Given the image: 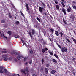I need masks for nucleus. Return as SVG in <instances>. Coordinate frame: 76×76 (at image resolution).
Here are the masks:
<instances>
[{
  "label": "nucleus",
  "instance_id": "41",
  "mask_svg": "<svg viewBox=\"0 0 76 76\" xmlns=\"http://www.w3.org/2000/svg\"><path fill=\"white\" fill-rule=\"evenodd\" d=\"M37 20H38L39 21V22H40L41 20H40V19H39V18L37 17Z\"/></svg>",
  "mask_w": 76,
  "mask_h": 76
},
{
  "label": "nucleus",
  "instance_id": "20",
  "mask_svg": "<svg viewBox=\"0 0 76 76\" xmlns=\"http://www.w3.org/2000/svg\"><path fill=\"white\" fill-rule=\"evenodd\" d=\"M52 61L53 62L55 63H57V61L55 59H53L52 60Z\"/></svg>",
  "mask_w": 76,
  "mask_h": 76
},
{
  "label": "nucleus",
  "instance_id": "21",
  "mask_svg": "<svg viewBox=\"0 0 76 76\" xmlns=\"http://www.w3.org/2000/svg\"><path fill=\"white\" fill-rule=\"evenodd\" d=\"M7 34L9 35H11L12 34V32L10 31H8L7 32Z\"/></svg>",
  "mask_w": 76,
  "mask_h": 76
},
{
  "label": "nucleus",
  "instance_id": "24",
  "mask_svg": "<svg viewBox=\"0 0 76 76\" xmlns=\"http://www.w3.org/2000/svg\"><path fill=\"white\" fill-rule=\"evenodd\" d=\"M21 40L23 44V45H26L25 42L22 39H21Z\"/></svg>",
  "mask_w": 76,
  "mask_h": 76
},
{
  "label": "nucleus",
  "instance_id": "33",
  "mask_svg": "<svg viewBox=\"0 0 76 76\" xmlns=\"http://www.w3.org/2000/svg\"><path fill=\"white\" fill-rule=\"evenodd\" d=\"M4 71H5V73H8V71L7 70H6V69H4Z\"/></svg>",
  "mask_w": 76,
  "mask_h": 76
},
{
  "label": "nucleus",
  "instance_id": "40",
  "mask_svg": "<svg viewBox=\"0 0 76 76\" xmlns=\"http://www.w3.org/2000/svg\"><path fill=\"white\" fill-rule=\"evenodd\" d=\"M0 73H4V71H3L2 69L0 70Z\"/></svg>",
  "mask_w": 76,
  "mask_h": 76
},
{
  "label": "nucleus",
  "instance_id": "43",
  "mask_svg": "<svg viewBox=\"0 0 76 76\" xmlns=\"http://www.w3.org/2000/svg\"><path fill=\"white\" fill-rule=\"evenodd\" d=\"M72 3L73 4H76V2L75 1H72Z\"/></svg>",
  "mask_w": 76,
  "mask_h": 76
},
{
  "label": "nucleus",
  "instance_id": "18",
  "mask_svg": "<svg viewBox=\"0 0 76 76\" xmlns=\"http://www.w3.org/2000/svg\"><path fill=\"white\" fill-rule=\"evenodd\" d=\"M15 24L16 25H18L19 24L20 22L18 21H17L15 22Z\"/></svg>",
  "mask_w": 76,
  "mask_h": 76
},
{
  "label": "nucleus",
  "instance_id": "59",
  "mask_svg": "<svg viewBox=\"0 0 76 76\" xmlns=\"http://www.w3.org/2000/svg\"><path fill=\"white\" fill-rule=\"evenodd\" d=\"M26 58H24V61H25V60H26Z\"/></svg>",
  "mask_w": 76,
  "mask_h": 76
},
{
  "label": "nucleus",
  "instance_id": "28",
  "mask_svg": "<svg viewBox=\"0 0 76 76\" xmlns=\"http://www.w3.org/2000/svg\"><path fill=\"white\" fill-rule=\"evenodd\" d=\"M57 45H58V46L59 47V48L60 49H61L62 48L61 46H60V45H59L58 43H57Z\"/></svg>",
  "mask_w": 76,
  "mask_h": 76
},
{
  "label": "nucleus",
  "instance_id": "63",
  "mask_svg": "<svg viewBox=\"0 0 76 76\" xmlns=\"http://www.w3.org/2000/svg\"><path fill=\"white\" fill-rule=\"evenodd\" d=\"M61 1L63 2H64V0H61Z\"/></svg>",
  "mask_w": 76,
  "mask_h": 76
},
{
  "label": "nucleus",
  "instance_id": "61",
  "mask_svg": "<svg viewBox=\"0 0 76 76\" xmlns=\"http://www.w3.org/2000/svg\"><path fill=\"white\" fill-rule=\"evenodd\" d=\"M17 76V75H16V74L13 75V76Z\"/></svg>",
  "mask_w": 76,
  "mask_h": 76
},
{
  "label": "nucleus",
  "instance_id": "45",
  "mask_svg": "<svg viewBox=\"0 0 76 76\" xmlns=\"http://www.w3.org/2000/svg\"><path fill=\"white\" fill-rule=\"evenodd\" d=\"M3 36H4V38H5L6 39H8V38L7 37H6V36H5L4 35V34H3Z\"/></svg>",
  "mask_w": 76,
  "mask_h": 76
},
{
  "label": "nucleus",
  "instance_id": "58",
  "mask_svg": "<svg viewBox=\"0 0 76 76\" xmlns=\"http://www.w3.org/2000/svg\"><path fill=\"white\" fill-rule=\"evenodd\" d=\"M11 54H12V55H14V52H13V53H12H12H11Z\"/></svg>",
  "mask_w": 76,
  "mask_h": 76
},
{
  "label": "nucleus",
  "instance_id": "27",
  "mask_svg": "<svg viewBox=\"0 0 76 76\" xmlns=\"http://www.w3.org/2000/svg\"><path fill=\"white\" fill-rule=\"evenodd\" d=\"M14 37L15 38H19V36H18L17 35H14Z\"/></svg>",
  "mask_w": 76,
  "mask_h": 76
},
{
  "label": "nucleus",
  "instance_id": "39",
  "mask_svg": "<svg viewBox=\"0 0 76 76\" xmlns=\"http://www.w3.org/2000/svg\"><path fill=\"white\" fill-rule=\"evenodd\" d=\"M61 4L62 5H63V7H64L65 6V5H64V2H62Z\"/></svg>",
  "mask_w": 76,
  "mask_h": 76
},
{
  "label": "nucleus",
  "instance_id": "7",
  "mask_svg": "<svg viewBox=\"0 0 76 76\" xmlns=\"http://www.w3.org/2000/svg\"><path fill=\"white\" fill-rule=\"evenodd\" d=\"M27 71L26 74L27 76H28L29 75V71H28V68L26 67L25 69Z\"/></svg>",
  "mask_w": 76,
  "mask_h": 76
},
{
  "label": "nucleus",
  "instance_id": "1",
  "mask_svg": "<svg viewBox=\"0 0 76 76\" xmlns=\"http://www.w3.org/2000/svg\"><path fill=\"white\" fill-rule=\"evenodd\" d=\"M32 34L31 33V32H29L28 33L30 35V38H31V39L33 38V36L32 35H34L35 34V30L34 29H32Z\"/></svg>",
  "mask_w": 76,
  "mask_h": 76
},
{
  "label": "nucleus",
  "instance_id": "55",
  "mask_svg": "<svg viewBox=\"0 0 76 76\" xmlns=\"http://www.w3.org/2000/svg\"><path fill=\"white\" fill-rule=\"evenodd\" d=\"M12 57H10V58H9V59H10V61H12Z\"/></svg>",
  "mask_w": 76,
  "mask_h": 76
},
{
  "label": "nucleus",
  "instance_id": "44",
  "mask_svg": "<svg viewBox=\"0 0 76 76\" xmlns=\"http://www.w3.org/2000/svg\"><path fill=\"white\" fill-rule=\"evenodd\" d=\"M46 66L47 67H48L49 66V64H46Z\"/></svg>",
  "mask_w": 76,
  "mask_h": 76
},
{
  "label": "nucleus",
  "instance_id": "15",
  "mask_svg": "<svg viewBox=\"0 0 76 76\" xmlns=\"http://www.w3.org/2000/svg\"><path fill=\"white\" fill-rule=\"evenodd\" d=\"M56 9H57V10H59L60 9L59 5H56Z\"/></svg>",
  "mask_w": 76,
  "mask_h": 76
},
{
  "label": "nucleus",
  "instance_id": "56",
  "mask_svg": "<svg viewBox=\"0 0 76 76\" xmlns=\"http://www.w3.org/2000/svg\"><path fill=\"white\" fill-rule=\"evenodd\" d=\"M55 3L56 4H58V2L57 1H55Z\"/></svg>",
  "mask_w": 76,
  "mask_h": 76
},
{
  "label": "nucleus",
  "instance_id": "57",
  "mask_svg": "<svg viewBox=\"0 0 76 76\" xmlns=\"http://www.w3.org/2000/svg\"><path fill=\"white\" fill-rule=\"evenodd\" d=\"M32 76H37V75L33 74L32 75Z\"/></svg>",
  "mask_w": 76,
  "mask_h": 76
},
{
  "label": "nucleus",
  "instance_id": "47",
  "mask_svg": "<svg viewBox=\"0 0 76 76\" xmlns=\"http://www.w3.org/2000/svg\"><path fill=\"white\" fill-rule=\"evenodd\" d=\"M30 52L31 54H33V51L32 50H30Z\"/></svg>",
  "mask_w": 76,
  "mask_h": 76
},
{
  "label": "nucleus",
  "instance_id": "3",
  "mask_svg": "<svg viewBox=\"0 0 76 76\" xmlns=\"http://www.w3.org/2000/svg\"><path fill=\"white\" fill-rule=\"evenodd\" d=\"M61 52L64 53V52H67V48L65 47H63L61 48Z\"/></svg>",
  "mask_w": 76,
  "mask_h": 76
},
{
  "label": "nucleus",
  "instance_id": "52",
  "mask_svg": "<svg viewBox=\"0 0 76 76\" xmlns=\"http://www.w3.org/2000/svg\"><path fill=\"white\" fill-rule=\"evenodd\" d=\"M44 14L45 16H47V13H46V12H44Z\"/></svg>",
  "mask_w": 76,
  "mask_h": 76
},
{
  "label": "nucleus",
  "instance_id": "35",
  "mask_svg": "<svg viewBox=\"0 0 76 76\" xmlns=\"http://www.w3.org/2000/svg\"><path fill=\"white\" fill-rule=\"evenodd\" d=\"M44 62V59H42V65H43V63Z\"/></svg>",
  "mask_w": 76,
  "mask_h": 76
},
{
  "label": "nucleus",
  "instance_id": "2",
  "mask_svg": "<svg viewBox=\"0 0 76 76\" xmlns=\"http://www.w3.org/2000/svg\"><path fill=\"white\" fill-rule=\"evenodd\" d=\"M39 9L40 12L42 14V15H43V11H45V9H44V8L42 7H41L39 6Z\"/></svg>",
  "mask_w": 76,
  "mask_h": 76
},
{
  "label": "nucleus",
  "instance_id": "42",
  "mask_svg": "<svg viewBox=\"0 0 76 76\" xmlns=\"http://www.w3.org/2000/svg\"><path fill=\"white\" fill-rule=\"evenodd\" d=\"M49 53H50V54L51 55H53V53L52 52H51L50 51H49Z\"/></svg>",
  "mask_w": 76,
  "mask_h": 76
},
{
  "label": "nucleus",
  "instance_id": "5",
  "mask_svg": "<svg viewBox=\"0 0 76 76\" xmlns=\"http://www.w3.org/2000/svg\"><path fill=\"white\" fill-rule=\"evenodd\" d=\"M7 56L6 55H4L2 56V57L4 58V60L5 61H7L8 60V58H7Z\"/></svg>",
  "mask_w": 76,
  "mask_h": 76
},
{
  "label": "nucleus",
  "instance_id": "9",
  "mask_svg": "<svg viewBox=\"0 0 76 76\" xmlns=\"http://www.w3.org/2000/svg\"><path fill=\"white\" fill-rule=\"evenodd\" d=\"M61 10L62 12L64 13V15H66V10L64 9V8H63L61 9Z\"/></svg>",
  "mask_w": 76,
  "mask_h": 76
},
{
  "label": "nucleus",
  "instance_id": "26",
  "mask_svg": "<svg viewBox=\"0 0 76 76\" xmlns=\"http://www.w3.org/2000/svg\"><path fill=\"white\" fill-rule=\"evenodd\" d=\"M8 16L9 17V18H10V19H12V16L10 15V12L8 13Z\"/></svg>",
  "mask_w": 76,
  "mask_h": 76
},
{
  "label": "nucleus",
  "instance_id": "49",
  "mask_svg": "<svg viewBox=\"0 0 76 76\" xmlns=\"http://www.w3.org/2000/svg\"><path fill=\"white\" fill-rule=\"evenodd\" d=\"M47 6L49 9H50V7L49 6V4H47Z\"/></svg>",
  "mask_w": 76,
  "mask_h": 76
},
{
  "label": "nucleus",
  "instance_id": "19",
  "mask_svg": "<svg viewBox=\"0 0 76 76\" xmlns=\"http://www.w3.org/2000/svg\"><path fill=\"white\" fill-rule=\"evenodd\" d=\"M21 73H23L25 75H26V73L24 70H21Z\"/></svg>",
  "mask_w": 76,
  "mask_h": 76
},
{
  "label": "nucleus",
  "instance_id": "31",
  "mask_svg": "<svg viewBox=\"0 0 76 76\" xmlns=\"http://www.w3.org/2000/svg\"><path fill=\"white\" fill-rule=\"evenodd\" d=\"M20 13H21V15H22L23 17H24V14L23 13H22V12L21 11H20Z\"/></svg>",
  "mask_w": 76,
  "mask_h": 76
},
{
  "label": "nucleus",
  "instance_id": "54",
  "mask_svg": "<svg viewBox=\"0 0 76 76\" xmlns=\"http://www.w3.org/2000/svg\"><path fill=\"white\" fill-rule=\"evenodd\" d=\"M15 61H16V62H17L18 61V60L16 59H14Z\"/></svg>",
  "mask_w": 76,
  "mask_h": 76
},
{
  "label": "nucleus",
  "instance_id": "23",
  "mask_svg": "<svg viewBox=\"0 0 76 76\" xmlns=\"http://www.w3.org/2000/svg\"><path fill=\"white\" fill-rule=\"evenodd\" d=\"M14 54L15 55H19V53L18 52H14Z\"/></svg>",
  "mask_w": 76,
  "mask_h": 76
},
{
  "label": "nucleus",
  "instance_id": "51",
  "mask_svg": "<svg viewBox=\"0 0 76 76\" xmlns=\"http://www.w3.org/2000/svg\"><path fill=\"white\" fill-rule=\"evenodd\" d=\"M2 52L3 53H7V51H2Z\"/></svg>",
  "mask_w": 76,
  "mask_h": 76
},
{
  "label": "nucleus",
  "instance_id": "50",
  "mask_svg": "<svg viewBox=\"0 0 76 76\" xmlns=\"http://www.w3.org/2000/svg\"><path fill=\"white\" fill-rule=\"evenodd\" d=\"M50 30H51L52 32L53 33L54 30L52 28H50Z\"/></svg>",
  "mask_w": 76,
  "mask_h": 76
},
{
  "label": "nucleus",
  "instance_id": "32",
  "mask_svg": "<svg viewBox=\"0 0 76 76\" xmlns=\"http://www.w3.org/2000/svg\"><path fill=\"white\" fill-rule=\"evenodd\" d=\"M42 4V5H43V6L45 7V4H44V2H42V1L40 2Z\"/></svg>",
  "mask_w": 76,
  "mask_h": 76
},
{
  "label": "nucleus",
  "instance_id": "53",
  "mask_svg": "<svg viewBox=\"0 0 76 76\" xmlns=\"http://www.w3.org/2000/svg\"><path fill=\"white\" fill-rule=\"evenodd\" d=\"M42 43H43L44 45L46 44V42H45L44 41H43V42H42Z\"/></svg>",
  "mask_w": 76,
  "mask_h": 76
},
{
  "label": "nucleus",
  "instance_id": "25",
  "mask_svg": "<svg viewBox=\"0 0 76 76\" xmlns=\"http://www.w3.org/2000/svg\"><path fill=\"white\" fill-rule=\"evenodd\" d=\"M66 40H67V41L69 43H71L70 41V40H69V39H68L67 38H66Z\"/></svg>",
  "mask_w": 76,
  "mask_h": 76
},
{
  "label": "nucleus",
  "instance_id": "12",
  "mask_svg": "<svg viewBox=\"0 0 76 76\" xmlns=\"http://www.w3.org/2000/svg\"><path fill=\"white\" fill-rule=\"evenodd\" d=\"M45 74H48V70H47V68H46L45 69Z\"/></svg>",
  "mask_w": 76,
  "mask_h": 76
},
{
  "label": "nucleus",
  "instance_id": "8",
  "mask_svg": "<svg viewBox=\"0 0 76 76\" xmlns=\"http://www.w3.org/2000/svg\"><path fill=\"white\" fill-rule=\"evenodd\" d=\"M48 50V49L47 48H43L42 50V53H44L45 51H47Z\"/></svg>",
  "mask_w": 76,
  "mask_h": 76
},
{
  "label": "nucleus",
  "instance_id": "17",
  "mask_svg": "<svg viewBox=\"0 0 76 76\" xmlns=\"http://www.w3.org/2000/svg\"><path fill=\"white\" fill-rule=\"evenodd\" d=\"M54 56H55V57L56 58H57V59H59V58L58 56H57V55H56V54H54Z\"/></svg>",
  "mask_w": 76,
  "mask_h": 76
},
{
  "label": "nucleus",
  "instance_id": "4",
  "mask_svg": "<svg viewBox=\"0 0 76 76\" xmlns=\"http://www.w3.org/2000/svg\"><path fill=\"white\" fill-rule=\"evenodd\" d=\"M33 25H34V28H38V23L36 20H35L34 22Z\"/></svg>",
  "mask_w": 76,
  "mask_h": 76
},
{
  "label": "nucleus",
  "instance_id": "13",
  "mask_svg": "<svg viewBox=\"0 0 76 76\" xmlns=\"http://www.w3.org/2000/svg\"><path fill=\"white\" fill-rule=\"evenodd\" d=\"M55 34L56 35V36H59L58 31H55Z\"/></svg>",
  "mask_w": 76,
  "mask_h": 76
},
{
  "label": "nucleus",
  "instance_id": "11",
  "mask_svg": "<svg viewBox=\"0 0 76 76\" xmlns=\"http://www.w3.org/2000/svg\"><path fill=\"white\" fill-rule=\"evenodd\" d=\"M67 10L69 13L70 12L71 10H72V8L70 7L68 8L67 9Z\"/></svg>",
  "mask_w": 76,
  "mask_h": 76
},
{
  "label": "nucleus",
  "instance_id": "46",
  "mask_svg": "<svg viewBox=\"0 0 76 76\" xmlns=\"http://www.w3.org/2000/svg\"><path fill=\"white\" fill-rule=\"evenodd\" d=\"M73 8L76 10V6L75 5L73 7Z\"/></svg>",
  "mask_w": 76,
  "mask_h": 76
},
{
  "label": "nucleus",
  "instance_id": "60",
  "mask_svg": "<svg viewBox=\"0 0 76 76\" xmlns=\"http://www.w3.org/2000/svg\"><path fill=\"white\" fill-rule=\"evenodd\" d=\"M50 41L52 42V40H51V38H50Z\"/></svg>",
  "mask_w": 76,
  "mask_h": 76
},
{
  "label": "nucleus",
  "instance_id": "6",
  "mask_svg": "<svg viewBox=\"0 0 76 76\" xmlns=\"http://www.w3.org/2000/svg\"><path fill=\"white\" fill-rule=\"evenodd\" d=\"M22 58H23V56L22 55H18V57H17V59L19 60H20V59Z\"/></svg>",
  "mask_w": 76,
  "mask_h": 76
},
{
  "label": "nucleus",
  "instance_id": "64",
  "mask_svg": "<svg viewBox=\"0 0 76 76\" xmlns=\"http://www.w3.org/2000/svg\"><path fill=\"white\" fill-rule=\"evenodd\" d=\"M17 75H18V76H20V75L18 74H17Z\"/></svg>",
  "mask_w": 76,
  "mask_h": 76
},
{
  "label": "nucleus",
  "instance_id": "48",
  "mask_svg": "<svg viewBox=\"0 0 76 76\" xmlns=\"http://www.w3.org/2000/svg\"><path fill=\"white\" fill-rule=\"evenodd\" d=\"M40 71L41 72H42L43 71V68H41L40 69Z\"/></svg>",
  "mask_w": 76,
  "mask_h": 76
},
{
  "label": "nucleus",
  "instance_id": "62",
  "mask_svg": "<svg viewBox=\"0 0 76 76\" xmlns=\"http://www.w3.org/2000/svg\"><path fill=\"white\" fill-rule=\"evenodd\" d=\"M41 41H43V39L42 38V39H41Z\"/></svg>",
  "mask_w": 76,
  "mask_h": 76
},
{
  "label": "nucleus",
  "instance_id": "38",
  "mask_svg": "<svg viewBox=\"0 0 76 76\" xmlns=\"http://www.w3.org/2000/svg\"><path fill=\"white\" fill-rule=\"evenodd\" d=\"M59 34L61 35V37H63V33L62 32H60L59 33Z\"/></svg>",
  "mask_w": 76,
  "mask_h": 76
},
{
  "label": "nucleus",
  "instance_id": "37",
  "mask_svg": "<svg viewBox=\"0 0 76 76\" xmlns=\"http://www.w3.org/2000/svg\"><path fill=\"white\" fill-rule=\"evenodd\" d=\"M5 21L4 20H2L1 21V23H5Z\"/></svg>",
  "mask_w": 76,
  "mask_h": 76
},
{
  "label": "nucleus",
  "instance_id": "10",
  "mask_svg": "<svg viewBox=\"0 0 76 76\" xmlns=\"http://www.w3.org/2000/svg\"><path fill=\"white\" fill-rule=\"evenodd\" d=\"M26 6L28 12H30L29 11V8L28 7V5L27 4H26Z\"/></svg>",
  "mask_w": 76,
  "mask_h": 76
},
{
  "label": "nucleus",
  "instance_id": "16",
  "mask_svg": "<svg viewBox=\"0 0 76 76\" xmlns=\"http://www.w3.org/2000/svg\"><path fill=\"white\" fill-rule=\"evenodd\" d=\"M70 18H71L72 19H75L74 15L73 14L71 15V17H70Z\"/></svg>",
  "mask_w": 76,
  "mask_h": 76
},
{
  "label": "nucleus",
  "instance_id": "14",
  "mask_svg": "<svg viewBox=\"0 0 76 76\" xmlns=\"http://www.w3.org/2000/svg\"><path fill=\"white\" fill-rule=\"evenodd\" d=\"M56 72V71L55 70H53L51 71V73L53 74H54Z\"/></svg>",
  "mask_w": 76,
  "mask_h": 76
},
{
  "label": "nucleus",
  "instance_id": "29",
  "mask_svg": "<svg viewBox=\"0 0 76 76\" xmlns=\"http://www.w3.org/2000/svg\"><path fill=\"white\" fill-rule=\"evenodd\" d=\"M72 60L74 62H75V58H72Z\"/></svg>",
  "mask_w": 76,
  "mask_h": 76
},
{
  "label": "nucleus",
  "instance_id": "30",
  "mask_svg": "<svg viewBox=\"0 0 76 76\" xmlns=\"http://www.w3.org/2000/svg\"><path fill=\"white\" fill-rule=\"evenodd\" d=\"M63 22L65 24H66V20H64V18L63 19Z\"/></svg>",
  "mask_w": 76,
  "mask_h": 76
},
{
  "label": "nucleus",
  "instance_id": "36",
  "mask_svg": "<svg viewBox=\"0 0 76 76\" xmlns=\"http://www.w3.org/2000/svg\"><path fill=\"white\" fill-rule=\"evenodd\" d=\"M11 5H12V8H13V9H15V6H14V4H13L12 3L11 4Z\"/></svg>",
  "mask_w": 76,
  "mask_h": 76
},
{
  "label": "nucleus",
  "instance_id": "34",
  "mask_svg": "<svg viewBox=\"0 0 76 76\" xmlns=\"http://www.w3.org/2000/svg\"><path fill=\"white\" fill-rule=\"evenodd\" d=\"M32 63V59H31L30 61H29V64L31 65Z\"/></svg>",
  "mask_w": 76,
  "mask_h": 76
},
{
  "label": "nucleus",
  "instance_id": "22",
  "mask_svg": "<svg viewBox=\"0 0 76 76\" xmlns=\"http://www.w3.org/2000/svg\"><path fill=\"white\" fill-rule=\"evenodd\" d=\"M72 40H73V41L74 42H75V44H76V40L73 37H72Z\"/></svg>",
  "mask_w": 76,
  "mask_h": 76
}]
</instances>
